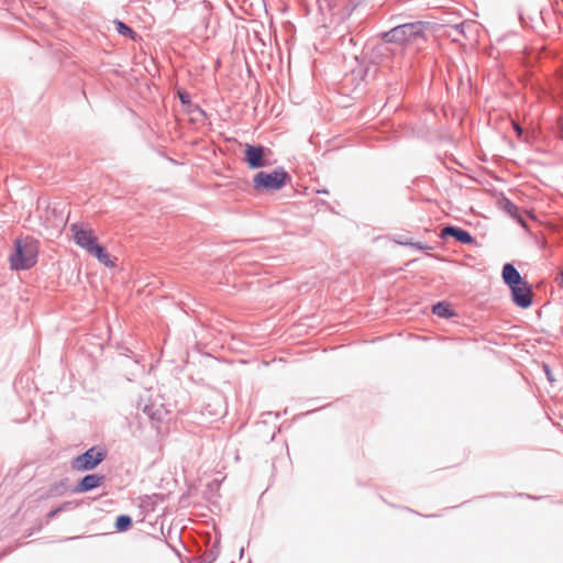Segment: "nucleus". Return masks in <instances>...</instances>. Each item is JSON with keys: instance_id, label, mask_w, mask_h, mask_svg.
I'll return each instance as SVG.
<instances>
[{"instance_id": "nucleus-1", "label": "nucleus", "mask_w": 563, "mask_h": 563, "mask_svg": "<svg viewBox=\"0 0 563 563\" xmlns=\"http://www.w3.org/2000/svg\"><path fill=\"white\" fill-rule=\"evenodd\" d=\"M38 241L32 236L16 239L14 250L9 256L10 267L15 271H24L33 267L37 262Z\"/></svg>"}, {"instance_id": "nucleus-2", "label": "nucleus", "mask_w": 563, "mask_h": 563, "mask_svg": "<svg viewBox=\"0 0 563 563\" xmlns=\"http://www.w3.org/2000/svg\"><path fill=\"white\" fill-rule=\"evenodd\" d=\"M387 43L409 44L422 37V21L404 23L384 33Z\"/></svg>"}, {"instance_id": "nucleus-3", "label": "nucleus", "mask_w": 563, "mask_h": 563, "mask_svg": "<svg viewBox=\"0 0 563 563\" xmlns=\"http://www.w3.org/2000/svg\"><path fill=\"white\" fill-rule=\"evenodd\" d=\"M137 409L146 415L148 421L157 433H162L166 429L169 411L163 404L140 399L137 402Z\"/></svg>"}, {"instance_id": "nucleus-4", "label": "nucleus", "mask_w": 563, "mask_h": 563, "mask_svg": "<svg viewBox=\"0 0 563 563\" xmlns=\"http://www.w3.org/2000/svg\"><path fill=\"white\" fill-rule=\"evenodd\" d=\"M107 456L102 448L92 446L71 461V467L78 472H86L96 468Z\"/></svg>"}, {"instance_id": "nucleus-5", "label": "nucleus", "mask_w": 563, "mask_h": 563, "mask_svg": "<svg viewBox=\"0 0 563 563\" xmlns=\"http://www.w3.org/2000/svg\"><path fill=\"white\" fill-rule=\"evenodd\" d=\"M288 177V174L283 168L275 169L272 173L260 172L254 176V188L278 190L285 185Z\"/></svg>"}, {"instance_id": "nucleus-6", "label": "nucleus", "mask_w": 563, "mask_h": 563, "mask_svg": "<svg viewBox=\"0 0 563 563\" xmlns=\"http://www.w3.org/2000/svg\"><path fill=\"white\" fill-rule=\"evenodd\" d=\"M70 231L73 233V238L75 243L89 252L92 246L97 243V238L95 236L92 230L86 229L82 223H73L70 225Z\"/></svg>"}, {"instance_id": "nucleus-7", "label": "nucleus", "mask_w": 563, "mask_h": 563, "mask_svg": "<svg viewBox=\"0 0 563 563\" xmlns=\"http://www.w3.org/2000/svg\"><path fill=\"white\" fill-rule=\"evenodd\" d=\"M267 150L262 145H250L246 144L244 151V161L252 169L262 168L268 165L265 159V152Z\"/></svg>"}, {"instance_id": "nucleus-8", "label": "nucleus", "mask_w": 563, "mask_h": 563, "mask_svg": "<svg viewBox=\"0 0 563 563\" xmlns=\"http://www.w3.org/2000/svg\"><path fill=\"white\" fill-rule=\"evenodd\" d=\"M512 301L520 308H529L532 303V290L526 280L510 287Z\"/></svg>"}, {"instance_id": "nucleus-9", "label": "nucleus", "mask_w": 563, "mask_h": 563, "mask_svg": "<svg viewBox=\"0 0 563 563\" xmlns=\"http://www.w3.org/2000/svg\"><path fill=\"white\" fill-rule=\"evenodd\" d=\"M103 482L104 475L88 474L80 479V482L74 487L73 492L76 494L86 493L99 487Z\"/></svg>"}, {"instance_id": "nucleus-10", "label": "nucleus", "mask_w": 563, "mask_h": 563, "mask_svg": "<svg viewBox=\"0 0 563 563\" xmlns=\"http://www.w3.org/2000/svg\"><path fill=\"white\" fill-rule=\"evenodd\" d=\"M439 236L442 239L452 236L456 241L461 242L462 244H471L474 241V239L470 232H467L466 230H463L461 228L453 227V225H448V227L443 228L441 230Z\"/></svg>"}, {"instance_id": "nucleus-11", "label": "nucleus", "mask_w": 563, "mask_h": 563, "mask_svg": "<svg viewBox=\"0 0 563 563\" xmlns=\"http://www.w3.org/2000/svg\"><path fill=\"white\" fill-rule=\"evenodd\" d=\"M503 278L506 285L509 287L520 285L523 282V278L517 271V268L510 264L507 263L503 267Z\"/></svg>"}, {"instance_id": "nucleus-12", "label": "nucleus", "mask_w": 563, "mask_h": 563, "mask_svg": "<svg viewBox=\"0 0 563 563\" xmlns=\"http://www.w3.org/2000/svg\"><path fill=\"white\" fill-rule=\"evenodd\" d=\"M88 253L93 255L100 263H102L106 266L114 265L113 262L110 260V255L107 252V250L98 243H96Z\"/></svg>"}, {"instance_id": "nucleus-13", "label": "nucleus", "mask_w": 563, "mask_h": 563, "mask_svg": "<svg viewBox=\"0 0 563 563\" xmlns=\"http://www.w3.org/2000/svg\"><path fill=\"white\" fill-rule=\"evenodd\" d=\"M67 490V481L62 479L49 486L45 494V498H53L63 496Z\"/></svg>"}, {"instance_id": "nucleus-14", "label": "nucleus", "mask_w": 563, "mask_h": 563, "mask_svg": "<svg viewBox=\"0 0 563 563\" xmlns=\"http://www.w3.org/2000/svg\"><path fill=\"white\" fill-rule=\"evenodd\" d=\"M393 241L395 243L399 244V245L411 246V247H415L418 251L422 250V243L421 242H415L413 243L412 239L408 238L405 234H395L394 238H393Z\"/></svg>"}, {"instance_id": "nucleus-15", "label": "nucleus", "mask_w": 563, "mask_h": 563, "mask_svg": "<svg viewBox=\"0 0 563 563\" xmlns=\"http://www.w3.org/2000/svg\"><path fill=\"white\" fill-rule=\"evenodd\" d=\"M432 312L440 318H449L453 316L450 305L445 301L435 303L432 308Z\"/></svg>"}, {"instance_id": "nucleus-16", "label": "nucleus", "mask_w": 563, "mask_h": 563, "mask_svg": "<svg viewBox=\"0 0 563 563\" xmlns=\"http://www.w3.org/2000/svg\"><path fill=\"white\" fill-rule=\"evenodd\" d=\"M132 526V518L128 515H120L115 520V529L118 531H126Z\"/></svg>"}, {"instance_id": "nucleus-17", "label": "nucleus", "mask_w": 563, "mask_h": 563, "mask_svg": "<svg viewBox=\"0 0 563 563\" xmlns=\"http://www.w3.org/2000/svg\"><path fill=\"white\" fill-rule=\"evenodd\" d=\"M71 507V503L70 501H65L63 503L62 505H59L58 507L52 509L47 515H46V518L47 520H51L53 518H55L59 512L64 511V510H68L70 509Z\"/></svg>"}, {"instance_id": "nucleus-18", "label": "nucleus", "mask_w": 563, "mask_h": 563, "mask_svg": "<svg viewBox=\"0 0 563 563\" xmlns=\"http://www.w3.org/2000/svg\"><path fill=\"white\" fill-rule=\"evenodd\" d=\"M115 23H117V31L119 34L134 37L135 32L129 25H126L125 23H123L121 21H117Z\"/></svg>"}, {"instance_id": "nucleus-19", "label": "nucleus", "mask_w": 563, "mask_h": 563, "mask_svg": "<svg viewBox=\"0 0 563 563\" xmlns=\"http://www.w3.org/2000/svg\"><path fill=\"white\" fill-rule=\"evenodd\" d=\"M505 209L511 216H516L517 214V207L510 200H506L505 201Z\"/></svg>"}, {"instance_id": "nucleus-20", "label": "nucleus", "mask_w": 563, "mask_h": 563, "mask_svg": "<svg viewBox=\"0 0 563 563\" xmlns=\"http://www.w3.org/2000/svg\"><path fill=\"white\" fill-rule=\"evenodd\" d=\"M178 96H179V99L183 103H188L190 101V97L189 95L184 91V92H178Z\"/></svg>"}, {"instance_id": "nucleus-21", "label": "nucleus", "mask_w": 563, "mask_h": 563, "mask_svg": "<svg viewBox=\"0 0 563 563\" xmlns=\"http://www.w3.org/2000/svg\"><path fill=\"white\" fill-rule=\"evenodd\" d=\"M543 368H544V372H545V374H547L548 379H549L550 382H552V380H553V376H552V374H551V371H550L549 366H548V365H544V366H543Z\"/></svg>"}, {"instance_id": "nucleus-22", "label": "nucleus", "mask_w": 563, "mask_h": 563, "mask_svg": "<svg viewBox=\"0 0 563 563\" xmlns=\"http://www.w3.org/2000/svg\"><path fill=\"white\" fill-rule=\"evenodd\" d=\"M464 26H465V23L463 22V23L456 24V25L454 26V29H455L456 31L461 32V33H464Z\"/></svg>"}, {"instance_id": "nucleus-23", "label": "nucleus", "mask_w": 563, "mask_h": 563, "mask_svg": "<svg viewBox=\"0 0 563 563\" xmlns=\"http://www.w3.org/2000/svg\"><path fill=\"white\" fill-rule=\"evenodd\" d=\"M514 129L519 136L522 134V129L520 128V125L518 123H514Z\"/></svg>"}, {"instance_id": "nucleus-24", "label": "nucleus", "mask_w": 563, "mask_h": 563, "mask_svg": "<svg viewBox=\"0 0 563 563\" xmlns=\"http://www.w3.org/2000/svg\"><path fill=\"white\" fill-rule=\"evenodd\" d=\"M560 133L563 137V118L561 119V122H560Z\"/></svg>"}]
</instances>
